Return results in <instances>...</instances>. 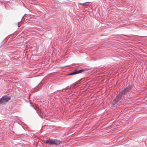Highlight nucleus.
Segmentation results:
<instances>
[{
	"label": "nucleus",
	"mask_w": 147,
	"mask_h": 147,
	"mask_svg": "<svg viewBox=\"0 0 147 147\" xmlns=\"http://www.w3.org/2000/svg\"><path fill=\"white\" fill-rule=\"evenodd\" d=\"M45 143L50 145H58L60 143L59 140L56 139H49L45 141Z\"/></svg>",
	"instance_id": "obj_1"
},
{
	"label": "nucleus",
	"mask_w": 147,
	"mask_h": 147,
	"mask_svg": "<svg viewBox=\"0 0 147 147\" xmlns=\"http://www.w3.org/2000/svg\"><path fill=\"white\" fill-rule=\"evenodd\" d=\"M10 98V97L9 96H5L2 97L0 99V104H5L9 100Z\"/></svg>",
	"instance_id": "obj_2"
},
{
	"label": "nucleus",
	"mask_w": 147,
	"mask_h": 147,
	"mask_svg": "<svg viewBox=\"0 0 147 147\" xmlns=\"http://www.w3.org/2000/svg\"><path fill=\"white\" fill-rule=\"evenodd\" d=\"M131 89V86H129L122 90L121 92V94H125L127 92H129Z\"/></svg>",
	"instance_id": "obj_3"
},
{
	"label": "nucleus",
	"mask_w": 147,
	"mask_h": 147,
	"mask_svg": "<svg viewBox=\"0 0 147 147\" xmlns=\"http://www.w3.org/2000/svg\"><path fill=\"white\" fill-rule=\"evenodd\" d=\"M85 71L84 69H82L79 70H76L74 72H72L69 74V75H73L76 74H79L82 72Z\"/></svg>",
	"instance_id": "obj_4"
},
{
	"label": "nucleus",
	"mask_w": 147,
	"mask_h": 147,
	"mask_svg": "<svg viewBox=\"0 0 147 147\" xmlns=\"http://www.w3.org/2000/svg\"><path fill=\"white\" fill-rule=\"evenodd\" d=\"M120 98L121 97L120 95L117 96L113 100V104H116L120 100Z\"/></svg>",
	"instance_id": "obj_5"
},
{
	"label": "nucleus",
	"mask_w": 147,
	"mask_h": 147,
	"mask_svg": "<svg viewBox=\"0 0 147 147\" xmlns=\"http://www.w3.org/2000/svg\"><path fill=\"white\" fill-rule=\"evenodd\" d=\"M80 80H79V81H77V82H76V83L75 84H73V86H76V84H79V82L80 81Z\"/></svg>",
	"instance_id": "obj_6"
},
{
	"label": "nucleus",
	"mask_w": 147,
	"mask_h": 147,
	"mask_svg": "<svg viewBox=\"0 0 147 147\" xmlns=\"http://www.w3.org/2000/svg\"><path fill=\"white\" fill-rule=\"evenodd\" d=\"M80 4L82 5L83 6L85 5V3H80Z\"/></svg>",
	"instance_id": "obj_7"
}]
</instances>
